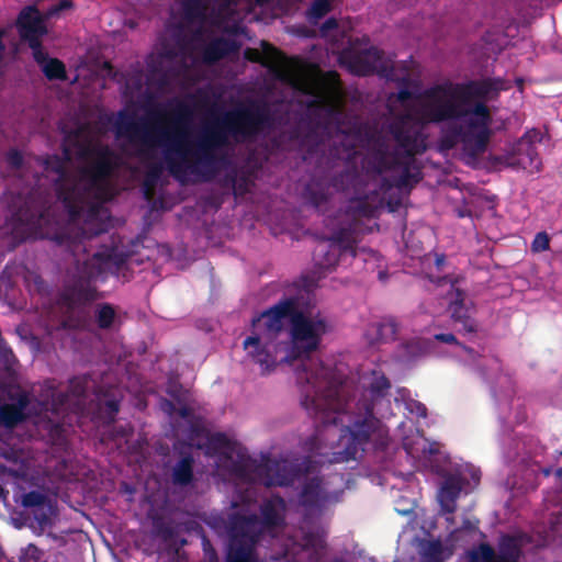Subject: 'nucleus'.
Returning <instances> with one entry per match:
<instances>
[{"label": "nucleus", "mask_w": 562, "mask_h": 562, "mask_svg": "<svg viewBox=\"0 0 562 562\" xmlns=\"http://www.w3.org/2000/svg\"><path fill=\"white\" fill-rule=\"evenodd\" d=\"M36 64L41 67L44 76L48 80H66L67 71L65 64L54 57H49L48 54L42 47V58L34 59Z\"/></svg>", "instance_id": "obj_27"}, {"label": "nucleus", "mask_w": 562, "mask_h": 562, "mask_svg": "<svg viewBox=\"0 0 562 562\" xmlns=\"http://www.w3.org/2000/svg\"><path fill=\"white\" fill-rule=\"evenodd\" d=\"M74 7L72 0H59L56 4L52 5L46 14L45 18H53L58 15L60 12L71 9Z\"/></svg>", "instance_id": "obj_48"}, {"label": "nucleus", "mask_w": 562, "mask_h": 562, "mask_svg": "<svg viewBox=\"0 0 562 562\" xmlns=\"http://www.w3.org/2000/svg\"><path fill=\"white\" fill-rule=\"evenodd\" d=\"M159 66H160V63H159V64H154V65H151V66H150V70H149V71H150L153 75H155V74H160V72H161V69H160V67H159Z\"/></svg>", "instance_id": "obj_57"}, {"label": "nucleus", "mask_w": 562, "mask_h": 562, "mask_svg": "<svg viewBox=\"0 0 562 562\" xmlns=\"http://www.w3.org/2000/svg\"><path fill=\"white\" fill-rule=\"evenodd\" d=\"M447 310L451 321L458 326L459 333L473 336L477 334L480 324L475 317L476 306L468 297L465 291L458 288L453 289Z\"/></svg>", "instance_id": "obj_16"}, {"label": "nucleus", "mask_w": 562, "mask_h": 562, "mask_svg": "<svg viewBox=\"0 0 562 562\" xmlns=\"http://www.w3.org/2000/svg\"><path fill=\"white\" fill-rule=\"evenodd\" d=\"M502 78H484L467 82L445 81L426 88L418 93L419 106L416 111L423 123H442L462 119V103L472 99H485L506 90Z\"/></svg>", "instance_id": "obj_5"}, {"label": "nucleus", "mask_w": 562, "mask_h": 562, "mask_svg": "<svg viewBox=\"0 0 562 562\" xmlns=\"http://www.w3.org/2000/svg\"><path fill=\"white\" fill-rule=\"evenodd\" d=\"M386 132L395 142V147L390 146L384 137L375 132L371 134L373 140L372 158L374 170L383 173L391 170H401L396 186L406 188L422 180L420 167L415 157L427 149L426 136L423 127L415 121L412 114H401L386 126Z\"/></svg>", "instance_id": "obj_4"}, {"label": "nucleus", "mask_w": 562, "mask_h": 562, "mask_svg": "<svg viewBox=\"0 0 562 562\" xmlns=\"http://www.w3.org/2000/svg\"><path fill=\"white\" fill-rule=\"evenodd\" d=\"M218 183L222 189L232 190L236 199L244 198L254 186L250 172L236 166H231Z\"/></svg>", "instance_id": "obj_19"}, {"label": "nucleus", "mask_w": 562, "mask_h": 562, "mask_svg": "<svg viewBox=\"0 0 562 562\" xmlns=\"http://www.w3.org/2000/svg\"><path fill=\"white\" fill-rule=\"evenodd\" d=\"M434 339L436 341H439V342H442V344L456 345V346L461 345V342L458 340L456 335L452 334V333L436 334V335H434Z\"/></svg>", "instance_id": "obj_49"}, {"label": "nucleus", "mask_w": 562, "mask_h": 562, "mask_svg": "<svg viewBox=\"0 0 562 562\" xmlns=\"http://www.w3.org/2000/svg\"><path fill=\"white\" fill-rule=\"evenodd\" d=\"M178 414L182 418H188L191 416V408H189L188 406H182L178 409Z\"/></svg>", "instance_id": "obj_54"}, {"label": "nucleus", "mask_w": 562, "mask_h": 562, "mask_svg": "<svg viewBox=\"0 0 562 562\" xmlns=\"http://www.w3.org/2000/svg\"><path fill=\"white\" fill-rule=\"evenodd\" d=\"M131 255L130 250L112 245L94 252L83 261H76V272L60 293V300L67 311L65 326L87 329L91 325L92 318L87 306L103 297L92 282L99 279L104 280L109 273H119Z\"/></svg>", "instance_id": "obj_3"}, {"label": "nucleus", "mask_w": 562, "mask_h": 562, "mask_svg": "<svg viewBox=\"0 0 562 562\" xmlns=\"http://www.w3.org/2000/svg\"><path fill=\"white\" fill-rule=\"evenodd\" d=\"M182 18L187 23L202 21L205 16L206 3L204 0H181Z\"/></svg>", "instance_id": "obj_31"}, {"label": "nucleus", "mask_w": 562, "mask_h": 562, "mask_svg": "<svg viewBox=\"0 0 562 562\" xmlns=\"http://www.w3.org/2000/svg\"><path fill=\"white\" fill-rule=\"evenodd\" d=\"M360 181L356 169L347 168L336 173L329 182L319 179L310 181L303 192L306 203L318 212H325L328 209L333 190L337 192H347L355 189Z\"/></svg>", "instance_id": "obj_11"}, {"label": "nucleus", "mask_w": 562, "mask_h": 562, "mask_svg": "<svg viewBox=\"0 0 562 562\" xmlns=\"http://www.w3.org/2000/svg\"><path fill=\"white\" fill-rule=\"evenodd\" d=\"M326 496L322 487V479L314 476L310 479L302 488L300 494L301 504L304 507H318Z\"/></svg>", "instance_id": "obj_26"}, {"label": "nucleus", "mask_w": 562, "mask_h": 562, "mask_svg": "<svg viewBox=\"0 0 562 562\" xmlns=\"http://www.w3.org/2000/svg\"><path fill=\"white\" fill-rule=\"evenodd\" d=\"M91 378L83 374L69 380L68 392L76 400L86 398L90 389Z\"/></svg>", "instance_id": "obj_35"}, {"label": "nucleus", "mask_w": 562, "mask_h": 562, "mask_svg": "<svg viewBox=\"0 0 562 562\" xmlns=\"http://www.w3.org/2000/svg\"><path fill=\"white\" fill-rule=\"evenodd\" d=\"M47 167L58 176L56 180L58 199L63 201L69 215L72 218L77 217L86 202V189L82 188L81 181L68 171L65 161L58 156L47 161Z\"/></svg>", "instance_id": "obj_13"}, {"label": "nucleus", "mask_w": 562, "mask_h": 562, "mask_svg": "<svg viewBox=\"0 0 562 562\" xmlns=\"http://www.w3.org/2000/svg\"><path fill=\"white\" fill-rule=\"evenodd\" d=\"M153 530L156 537L166 542L172 540L177 535L172 524L161 517H157L153 520Z\"/></svg>", "instance_id": "obj_37"}, {"label": "nucleus", "mask_w": 562, "mask_h": 562, "mask_svg": "<svg viewBox=\"0 0 562 562\" xmlns=\"http://www.w3.org/2000/svg\"><path fill=\"white\" fill-rule=\"evenodd\" d=\"M257 4L262 5L267 4L270 0H254Z\"/></svg>", "instance_id": "obj_60"}, {"label": "nucleus", "mask_w": 562, "mask_h": 562, "mask_svg": "<svg viewBox=\"0 0 562 562\" xmlns=\"http://www.w3.org/2000/svg\"><path fill=\"white\" fill-rule=\"evenodd\" d=\"M475 528H476V526L470 519H464L463 520V524H462V529L463 530L472 531Z\"/></svg>", "instance_id": "obj_55"}, {"label": "nucleus", "mask_w": 562, "mask_h": 562, "mask_svg": "<svg viewBox=\"0 0 562 562\" xmlns=\"http://www.w3.org/2000/svg\"><path fill=\"white\" fill-rule=\"evenodd\" d=\"M376 200H378L376 193H374L372 195H363V196L351 199L348 210L355 218L374 217L378 212V207H379Z\"/></svg>", "instance_id": "obj_28"}, {"label": "nucleus", "mask_w": 562, "mask_h": 562, "mask_svg": "<svg viewBox=\"0 0 562 562\" xmlns=\"http://www.w3.org/2000/svg\"><path fill=\"white\" fill-rule=\"evenodd\" d=\"M30 404L27 394L21 393L15 403L0 405V425L5 428H14L26 419L24 411Z\"/></svg>", "instance_id": "obj_20"}, {"label": "nucleus", "mask_w": 562, "mask_h": 562, "mask_svg": "<svg viewBox=\"0 0 562 562\" xmlns=\"http://www.w3.org/2000/svg\"><path fill=\"white\" fill-rule=\"evenodd\" d=\"M460 348H462L469 355H473L474 353V349L471 348V347H468L465 346L464 344L461 342V345H458Z\"/></svg>", "instance_id": "obj_59"}, {"label": "nucleus", "mask_w": 562, "mask_h": 562, "mask_svg": "<svg viewBox=\"0 0 562 562\" xmlns=\"http://www.w3.org/2000/svg\"><path fill=\"white\" fill-rule=\"evenodd\" d=\"M414 404L416 406L417 416L426 417L427 416V407L424 404L418 403V402H415Z\"/></svg>", "instance_id": "obj_52"}, {"label": "nucleus", "mask_w": 562, "mask_h": 562, "mask_svg": "<svg viewBox=\"0 0 562 562\" xmlns=\"http://www.w3.org/2000/svg\"><path fill=\"white\" fill-rule=\"evenodd\" d=\"M490 137V128L470 127L468 125L467 128L463 127V148L471 157H476L486 150Z\"/></svg>", "instance_id": "obj_22"}, {"label": "nucleus", "mask_w": 562, "mask_h": 562, "mask_svg": "<svg viewBox=\"0 0 562 562\" xmlns=\"http://www.w3.org/2000/svg\"><path fill=\"white\" fill-rule=\"evenodd\" d=\"M10 212L8 223L12 232L23 239L43 235L52 223L50 201L38 191L27 194L7 192L3 196Z\"/></svg>", "instance_id": "obj_8"}, {"label": "nucleus", "mask_w": 562, "mask_h": 562, "mask_svg": "<svg viewBox=\"0 0 562 562\" xmlns=\"http://www.w3.org/2000/svg\"><path fill=\"white\" fill-rule=\"evenodd\" d=\"M550 248V237L546 232H539L536 234L532 243L531 250L535 252L546 251Z\"/></svg>", "instance_id": "obj_47"}, {"label": "nucleus", "mask_w": 562, "mask_h": 562, "mask_svg": "<svg viewBox=\"0 0 562 562\" xmlns=\"http://www.w3.org/2000/svg\"><path fill=\"white\" fill-rule=\"evenodd\" d=\"M307 93L314 97L308 108L324 112L330 120L340 116L342 91L341 81L336 71H327Z\"/></svg>", "instance_id": "obj_14"}, {"label": "nucleus", "mask_w": 562, "mask_h": 562, "mask_svg": "<svg viewBox=\"0 0 562 562\" xmlns=\"http://www.w3.org/2000/svg\"><path fill=\"white\" fill-rule=\"evenodd\" d=\"M87 165L79 170L78 180L86 189V200L90 193L100 189L119 167V156L108 145H89L79 151Z\"/></svg>", "instance_id": "obj_9"}, {"label": "nucleus", "mask_w": 562, "mask_h": 562, "mask_svg": "<svg viewBox=\"0 0 562 562\" xmlns=\"http://www.w3.org/2000/svg\"><path fill=\"white\" fill-rule=\"evenodd\" d=\"M463 139V126L453 125L442 132L439 138V148L441 150L453 149Z\"/></svg>", "instance_id": "obj_33"}, {"label": "nucleus", "mask_w": 562, "mask_h": 562, "mask_svg": "<svg viewBox=\"0 0 562 562\" xmlns=\"http://www.w3.org/2000/svg\"><path fill=\"white\" fill-rule=\"evenodd\" d=\"M398 79L400 80H394L395 82H397L401 86V88L397 92V100L400 102H405V101H408L412 99H416L419 101L418 94H415L412 90L408 89V86L411 85V79H409L408 75H406L404 77L398 76Z\"/></svg>", "instance_id": "obj_44"}, {"label": "nucleus", "mask_w": 562, "mask_h": 562, "mask_svg": "<svg viewBox=\"0 0 562 562\" xmlns=\"http://www.w3.org/2000/svg\"><path fill=\"white\" fill-rule=\"evenodd\" d=\"M341 60L348 65L349 70L358 76L378 74L387 80H400L394 61L383 50L371 47L361 52L345 49Z\"/></svg>", "instance_id": "obj_12"}, {"label": "nucleus", "mask_w": 562, "mask_h": 562, "mask_svg": "<svg viewBox=\"0 0 562 562\" xmlns=\"http://www.w3.org/2000/svg\"><path fill=\"white\" fill-rule=\"evenodd\" d=\"M20 38L32 49L33 58H42V37L47 34L45 18L35 5L23 8L15 22Z\"/></svg>", "instance_id": "obj_15"}, {"label": "nucleus", "mask_w": 562, "mask_h": 562, "mask_svg": "<svg viewBox=\"0 0 562 562\" xmlns=\"http://www.w3.org/2000/svg\"><path fill=\"white\" fill-rule=\"evenodd\" d=\"M335 0H313L310 9L307 10V18L310 21H318L323 19L333 9Z\"/></svg>", "instance_id": "obj_38"}, {"label": "nucleus", "mask_w": 562, "mask_h": 562, "mask_svg": "<svg viewBox=\"0 0 562 562\" xmlns=\"http://www.w3.org/2000/svg\"><path fill=\"white\" fill-rule=\"evenodd\" d=\"M313 282L303 281L295 293L284 294L276 304L251 319V335L244 340V349L263 371L274 367L271 347L283 333L285 322L290 323L291 345L286 362L301 360L296 379L303 385L302 405L308 415L319 424L337 425L341 414L350 413L348 424L341 429L339 447L333 452L330 462L356 460L376 430L379 420L374 417V402L387 395L391 382L380 370H372L364 379L363 393L353 403L349 397L350 384L334 369L319 359L311 357L330 331V325L319 312L313 314L311 292Z\"/></svg>", "instance_id": "obj_1"}, {"label": "nucleus", "mask_w": 562, "mask_h": 562, "mask_svg": "<svg viewBox=\"0 0 562 562\" xmlns=\"http://www.w3.org/2000/svg\"><path fill=\"white\" fill-rule=\"evenodd\" d=\"M101 411L104 414V417L109 419V422H114L115 416L120 411V401L116 398L105 400L101 405Z\"/></svg>", "instance_id": "obj_45"}, {"label": "nucleus", "mask_w": 562, "mask_h": 562, "mask_svg": "<svg viewBox=\"0 0 562 562\" xmlns=\"http://www.w3.org/2000/svg\"><path fill=\"white\" fill-rule=\"evenodd\" d=\"M210 443L229 462L231 473L244 482L267 487L290 486L299 475L297 467L286 460L263 458L258 461L251 458L245 448L225 434L213 435Z\"/></svg>", "instance_id": "obj_6"}, {"label": "nucleus", "mask_w": 562, "mask_h": 562, "mask_svg": "<svg viewBox=\"0 0 562 562\" xmlns=\"http://www.w3.org/2000/svg\"><path fill=\"white\" fill-rule=\"evenodd\" d=\"M5 161L11 169L19 170L24 164V157L19 149L11 148L5 155Z\"/></svg>", "instance_id": "obj_46"}, {"label": "nucleus", "mask_w": 562, "mask_h": 562, "mask_svg": "<svg viewBox=\"0 0 562 562\" xmlns=\"http://www.w3.org/2000/svg\"><path fill=\"white\" fill-rule=\"evenodd\" d=\"M4 34V30L0 29V63L2 61L5 53V45L3 43Z\"/></svg>", "instance_id": "obj_53"}, {"label": "nucleus", "mask_w": 562, "mask_h": 562, "mask_svg": "<svg viewBox=\"0 0 562 562\" xmlns=\"http://www.w3.org/2000/svg\"><path fill=\"white\" fill-rule=\"evenodd\" d=\"M5 491L4 488L0 485V498L4 495Z\"/></svg>", "instance_id": "obj_63"}, {"label": "nucleus", "mask_w": 562, "mask_h": 562, "mask_svg": "<svg viewBox=\"0 0 562 562\" xmlns=\"http://www.w3.org/2000/svg\"><path fill=\"white\" fill-rule=\"evenodd\" d=\"M71 402V395L67 392L54 391L50 400V411L54 414H59L66 411L67 406Z\"/></svg>", "instance_id": "obj_40"}, {"label": "nucleus", "mask_w": 562, "mask_h": 562, "mask_svg": "<svg viewBox=\"0 0 562 562\" xmlns=\"http://www.w3.org/2000/svg\"><path fill=\"white\" fill-rule=\"evenodd\" d=\"M172 56H173V54L171 52H165L164 54H161L160 57L162 58V57H172Z\"/></svg>", "instance_id": "obj_61"}, {"label": "nucleus", "mask_w": 562, "mask_h": 562, "mask_svg": "<svg viewBox=\"0 0 562 562\" xmlns=\"http://www.w3.org/2000/svg\"><path fill=\"white\" fill-rule=\"evenodd\" d=\"M370 329L374 330L375 341L378 342L393 340L397 334V325L392 318L373 324L371 325Z\"/></svg>", "instance_id": "obj_34"}, {"label": "nucleus", "mask_w": 562, "mask_h": 562, "mask_svg": "<svg viewBox=\"0 0 562 562\" xmlns=\"http://www.w3.org/2000/svg\"><path fill=\"white\" fill-rule=\"evenodd\" d=\"M520 548L512 537L504 538L499 543V551L496 553V562H518Z\"/></svg>", "instance_id": "obj_32"}, {"label": "nucleus", "mask_w": 562, "mask_h": 562, "mask_svg": "<svg viewBox=\"0 0 562 562\" xmlns=\"http://www.w3.org/2000/svg\"><path fill=\"white\" fill-rule=\"evenodd\" d=\"M166 404L170 409L173 408V404L171 402L167 401Z\"/></svg>", "instance_id": "obj_64"}, {"label": "nucleus", "mask_w": 562, "mask_h": 562, "mask_svg": "<svg viewBox=\"0 0 562 562\" xmlns=\"http://www.w3.org/2000/svg\"><path fill=\"white\" fill-rule=\"evenodd\" d=\"M427 351L426 345L419 339H411L402 342L398 347V360L409 364L422 358Z\"/></svg>", "instance_id": "obj_30"}, {"label": "nucleus", "mask_w": 562, "mask_h": 562, "mask_svg": "<svg viewBox=\"0 0 562 562\" xmlns=\"http://www.w3.org/2000/svg\"><path fill=\"white\" fill-rule=\"evenodd\" d=\"M194 458L187 453L175 464L171 473L172 483L177 486H188L194 481Z\"/></svg>", "instance_id": "obj_25"}, {"label": "nucleus", "mask_w": 562, "mask_h": 562, "mask_svg": "<svg viewBox=\"0 0 562 562\" xmlns=\"http://www.w3.org/2000/svg\"><path fill=\"white\" fill-rule=\"evenodd\" d=\"M502 161L509 168L529 172H538L542 167L537 146L527 134L517 142L512 153L502 158Z\"/></svg>", "instance_id": "obj_18"}, {"label": "nucleus", "mask_w": 562, "mask_h": 562, "mask_svg": "<svg viewBox=\"0 0 562 562\" xmlns=\"http://www.w3.org/2000/svg\"><path fill=\"white\" fill-rule=\"evenodd\" d=\"M161 173H162V165L161 164H154V165L149 166L148 170L146 171L145 179H144V188H145L146 194H148L149 191L156 186V183L160 179Z\"/></svg>", "instance_id": "obj_41"}, {"label": "nucleus", "mask_w": 562, "mask_h": 562, "mask_svg": "<svg viewBox=\"0 0 562 562\" xmlns=\"http://www.w3.org/2000/svg\"><path fill=\"white\" fill-rule=\"evenodd\" d=\"M317 441H318L317 435H314V436L310 437L307 439V441L305 442L306 449L310 452H312V453L318 454V452H317V450H318Z\"/></svg>", "instance_id": "obj_50"}, {"label": "nucleus", "mask_w": 562, "mask_h": 562, "mask_svg": "<svg viewBox=\"0 0 562 562\" xmlns=\"http://www.w3.org/2000/svg\"><path fill=\"white\" fill-rule=\"evenodd\" d=\"M47 496L38 491H31L22 495L21 505L25 508L45 505Z\"/></svg>", "instance_id": "obj_42"}, {"label": "nucleus", "mask_w": 562, "mask_h": 562, "mask_svg": "<svg viewBox=\"0 0 562 562\" xmlns=\"http://www.w3.org/2000/svg\"><path fill=\"white\" fill-rule=\"evenodd\" d=\"M337 27H338V21L335 18H329L324 22L322 30L328 31V30H335Z\"/></svg>", "instance_id": "obj_51"}, {"label": "nucleus", "mask_w": 562, "mask_h": 562, "mask_svg": "<svg viewBox=\"0 0 562 562\" xmlns=\"http://www.w3.org/2000/svg\"><path fill=\"white\" fill-rule=\"evenodd\" d=\"M168 112L157 111V121L168 119V128L150 127L134 114L120 111L114 124L117 138H126L133 145H139L138 155L150 158L151 149L157 145V137L166 145L164 153L168 171L178 180L188 173L201 177L204 181L213 180L220 170V164L226 162L218 157L216 148L227 143L228 136L237 140H249L259 136L271 126L272 117L267 104L250 101L239 104L205 126L199 138L190 144L186 140V127L190 123L193 109L184 101L175 99L169 102Z\"/></svg>", "instance_id": "obj_2"}, {"label": "nucleus", "mask_w": 562, "mask_h": 562, "mask_svg": "<svg viewBox=\"0 0 562 562\" xmlns=\"http://www.w3.org/2000/svg\"><path fill=\"white\" fill-rule=\"evenodd\" d=\"M284 506L282 498L265 501L260 506L261 519L256 514L231 515L228 522L227 562H258L256 547L265 529L283 525L280 508Z\"/></svg>", "instance_id": "obj_7"}, {"label": "nucleus", "mask_w": 562, "mask_h": 562, "mask_svg": "<svg viewBox=\"0 0 562 562\" xmlns=\"http://www.w3.org/2000/svg\"><path fill=\"white\" fill-rule=\"evenodd\" d=\"M555 474L558 476H562V468H559L557 471H555Z\"/></svg>", "instance_id": "obj_62"}, {"label": "nucleus", "mask_w": 562, "mask_h": 562, "mask_svg": "<svg viewBox=\"0 0 562 562\" xmlns=\"http://www.w3.org/2000/svg\"><path fill=\"white\" fill-rule=\"evenodd\" d=\"M168 79H169V78H168L167 74H166V72H162V74H160L159 83H160L161 86L167 85Z\"/></svg>", "instance_id": "obj_58"}, {"label": "nucleus", "mask_w": 562, "mask_h": 562, "mask_svg": "<svg viewBox=\"0 0 562 562\" xmlns=\"http://www.w3.org/2000/svg\"><path fill=\"white\" fill-rule=\"evenodd\" d=\"M117 321V311L113 304L102 302L93 306V322L99 329H112Z\"/></svg>", "instance_id": "obj_29"}, {"label": "nucleus", "mask_w": 562, "mask_h": 562, "mask_svg": "<svg viewBox=\"0 0 562 562\" xmlns=\"http://www.w3.org/2000/svg\"><path fill=\"white\" fill-rule=\"evenodd\" d=\"M102 232H103L102 228H98V229H94L91 232L87 227H83L81 229L80 235H78L77 238L69 244V248H70V251L72 252V255L77 256V252L79 250L85 251L86 250L85 240L90 239L93 236L101 234Z\"/></svg>", "instance_id": "obj_39"}, {"label": "nucleus", "mask_w": 562, "mask_h": 562, "mask_svg": "<svg viewBox=\"0 0 562 562\" xmlns=\"http://www.w3.org/2000/svg\"><path fill=\"white\" fill-rule=\"evenodd\" d=\"M356 227L353 224L342 226L327 240L317 244L313 251L315 266L331 271L346 257H356Z\"/></svg>", "instance_id": "obj_10"}, {"label": "nucleus", "mask_w": 562, "mask_h": 562, "mask_svg": "<svg viewBox=\"0 0 562 562\" xmlns=\"http://www.w3.org/2000/svg\"><path fill=\"white\" fill-rule=\"evenodd\" d=\"M239 45L236 41L225 37H217L205 45L202 52L203 60L206 64H215L229 54L236 53Z\"/></svg>", "instance_id": "obj_23"}, {"label": "nucleus", "mask_w": 562, "mask_h": 562, "mask_svg": "<svg viewBox=\"0 0 562 562\" xmlns=\"http://www.w3.org/2000/svg\"><path fill=\"white\" fill-rule=\"evenodd\" d=\"M469 560L470 562H496V551L491 544L483 542L469 551Z\"/></svg>", "instance_id": "obj_36"}, {"label": "nucleus", "mask_w": 562, "mask_h": 562, "mask_svg": "<svg viewBox=\"0 0 562 562\" xmlns=\"http://www.w3.org/2000/svg\"><path fill=\"white\" fill-rule=\"evenodd\" d=\"M462 483L457 476H448L439 491V501L445 513L453 514L457 509V499L461 493Z\"/></svg>", "instance_id": "obj_24"}, {"label": "nucleus", "mask_w": 562, "mask_h": 562, "mask_svg": "<svg viewBox=\"0 0 562 562\" xmlns=\"http://www.w3.org/2000/svg\"><path fill=\"white\" fill-rule=\"evenodd\" d=\"M37 521L40 525H46L48 522V517L46 514H42L41 516H36Z\"/></svg>", "instance_id": "obj_56"}, {"label": "nucleus", "mask_w": 562, "mask_h": 562, "mask_svg": "<svg viewBox=\"0 0 562 562\" xmlns=\"http://www.w3.org/2000/svg\"><path fill=\"white\" fill-rule=\"evenodd\" d=\"M261 53L257 49H247L245 52L246 58L260 63L262 66L268 67L278 79L288 81L292 77L291 60L288 56L267 42L261 43Z\"/></svg>", "instance_id": "obj_17"}, {"label": "nucleus", "mask_w": 562, "mask_h": 562, "mask_svg": "<svg viewBox=\"0 0 562 562\" xmlns=\"http://www.w3.org/2000/svg\"><path fill=\"white\" fill-rule=\"evenodd\" d=\"M498 94L499 92L497 94H491L485 99H477L479 101L473 106H470L471 102L462 103V119L469 117L468 125L470 127L488 128V124L491 122V113L488 106L485 104V101L488 99H495L498 97Z\"/></svg>", "instance_id": "obj_21"}, {"label": "nucleus", "mask_w": 562, "mask_h": 562, "mask_svg": "<svg viewBox=\"0 0 562 562\" xmlns=\"http://www.w3.org/2000/svg\"><path fill=\"white\" fill-rule=\"evenodd\" d=\"M43 555V550L34 543H29L25 548L21 549L19 562H41Z\"/></svg>", "instance_id": "obj_43"}]
</instances>
